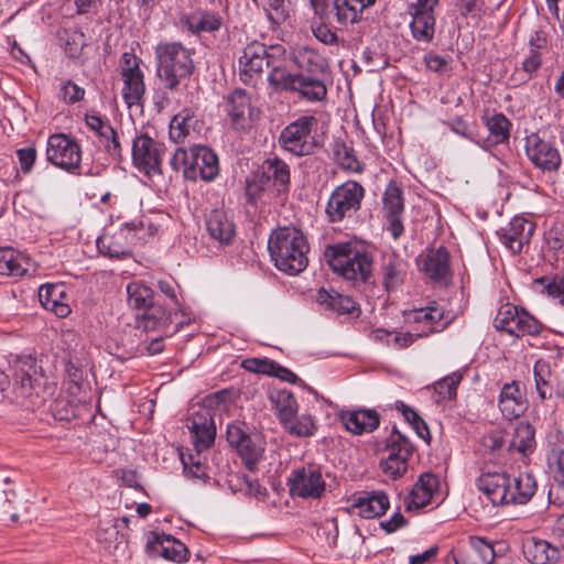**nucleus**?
Segmentation results:
<instances>
[{"mask_svg":"<svg viewBox=\"0 0 564 564\" xmlns=\"http://www.w3.org/2000/svg\"><path fill=\"white\" fill-rule=\"evenodd\" d=\"M522 553L531 564H554L561 557L557 547L535 536H528L523 540Z\"/></svg>","mask_w":564,"mask_h":564,"instance_id":"obj_21","label":"nucleus"},{"mask_svg":"<svg viewBox=\"0 0 564 564\" xmlns=\"http://www.w3.org/2000/svg\"><path fill=\"white\" fill-rule=\"evenodd\" d=\"M63 295V285L58 284H45L39 290V300L43 307L58 317H65L70 313L69 306L61 301Z\"/></svg>","mask_w":564,"mask_h":564,"instance_id":"obj_34","label":"nucleus"},{"mask_svg":"<svg viewBox=\"0 0 564 564\" xmlns=\"http://www.w3.org/2000/svg\"><path fill=\"white\" fill-rule=\"evenodd\" d=\"M468 545L477 553L480 560L487 561L489 564L495 560L494 546L482 538L470 536Z\"/></svg>","mask_w":564,"mask_h":564,"instance_id":"obj_57","label":"nucleus"},{"mask_svg":"<svg viewBox=\"0 0 564 564\" xmlns=\"http://www.w3.org/2000/svg\"><path fill=\"white\" fill-rule=\"evenodd\" d=\"M535 231V225L522 217H514L507 227L501 228L499 231L500 240L507 247H512L514 243L518 247L530 245L531 238Z\"/></svg>","mask_w":564,"mask_h":564,"instance_id":"obj_24","label":"nucleus"},{"mask_svg":"<svg viewBox=\"0 0 564 564\" xmlns=\"http://www.w3.org/2000/svg\"><path fill=\"white\" fill-rule=\"evenodd\" d=\"M282 425L291 435L297 437H310L314 435L317 430L315 421L311 415L296 416V414H293L292 417Z\"/></svg>","mask_w":564,"mask_h":564,"instance_id":"obj_43","label":"nucleus"},{"mask_svg":"<svg viewBox=\"0 0 564 564\" xmlns=\"http://www.w3.org/2000/svg\"><path fill=\"white\" fill-rule=\"evenodd\" d=\"M156 74L164 88L170 91L178 90L195 69L193 52L181 42H161L154 50Z\"/></svg>","mask_w":564,"mask_h":564,"instance_id":"obj_2","label":"nucleus"},{"mask_svg":"<svg viewBox=\"0 0 564 564\" xmlns=\"http://www.w3.org/2000/svg\"><path fill=\"white\" fill-rule=\"evenodd\" d=\"M191 161L192 148L188 151L183 148H178L170 159V165L175 172L180 171L181 169H183L184 172L186 166L191 164Z\"/></svg>","mask_w":564,"mask_h":564,"instance_id":"obj_62","label":"nucleus"},{"mask_svg":"<svg viewBox=\"0 0 564 564\" xmlns=\"http://www.w3.org/2000/svg\"><path fill=\"white\" fill-rule=\"evenodd\" d=\"M335 156L341 170L361 173L364 167L355 155V150L345 143L336 144Z\"/></svg>","mask_w":564,"mask_h":564,"instance_id":"obj_48","label":"nucleus"},{"mask_svg":"<svg viewBox=\"0 0 564 564\" xmlns=\"http://www.w3.org/2000/svg\"><path fill=\"white\" fill-rule=\"evenodd\" d=\"M268 180L273 178L279 192L288 189L290 183L289 165L279 158L268 159L263 165Z\"/></svg>","mask_w":564,"mask_h":564,"instance_id":"obj_41","label":"nucleus"},{"mask_svg":"<svg viewBox=\"0 0 564 564\" xmlns=\"http://www.w3.org/2000/svg\"><path fill=\"white\" fill-rule=\"evenodd\" d=\"M97 536L100 542L108 544L122 543L126 541V535L120 532V525L118 524V521L105 523V525L98 530Z\"/></svg>","mask_w":564,"mask_h":564,"instance_id":"obj_55","label":"nucleus"},{"mask_svg":"<svg viewBox=\"0 0 564 564\" xmlns=\"http://www.w3.org/2000/svg\"><path fill=\"white\" fill-rule=\"evenodd\" d=\"M306 245V237L300 228L283 226L272 230L268 247H305Z\"/></svg>","mask_w":564,"mask_h":564,"instance_id":"obj_36","label":"nucleus"},{"mask_svg":"<svg viewBox=\"0 0 564 564\" xmlns=\"http://www.w3.org/2000/svg\"><path fill=\"white\" fill-rule=\"evenodd\" d=\"M17 155L23 173H30L36 160V150L34 147H28L17 150Z\"/></svg>","mask_w":564,"mask_h":564,"instance_id":"obj_63","label":"nucleus"},{"mask_svg":"<svg viewBox=\"0 0 564 564\" xmlns=\"http://www.w3.org/2000/svg\"><path fill=\"white\" fill-rule=\"evenodd\" d=\"M387 457L399 458V454H402V457L410 458L413 453V446L410 441L393 426L391 434L387 438Z\"/></svg>","mask_w":564,"mask_h":564,"instance_id":"obj_45","label":"nucleus"},{"mask_svg":"<svg viewBox=\"0 0 564 564\" xmlns=\"http://www.w3.org/2000/svg\"><path fill=\"white\" fill-rule=\"evenodd\" d=\"M511 123L502 113H496L487 120V128L496 143H503L510 138Z\"/></svg>","mask_w":564,"mask_h":564,"instance_id":"obj_49","label":"nucleus"},{"mask_svg":"<svg viewBox=\"0 0 564 564\" xmlns=\"http://www.w3.org/2000/svg\"><path fill=\"white\" fill-rule=\"evenodd\" d=\"M206 226L210 237L219 243L229 245L232 242L235 225L225 212L213 210L206 221Z\"/></svg>","mask_w":564,"mask_h":564,"instance_id":"obj_31","label":"nucleus"},{"mask_svg":"<svg viewBox=\"0 0 564 564\" xmlns=\"http://www.w3.org/2000/svg\"><path fill=\"white\" fill-rule=\"evenodd\" d=\"M417 267L432 281L438 282L449 275V254L446 249H427L417 258Z\"/></svg>","mask_w":564,"mask_h":564,"instance_id":"obj_19","label":"nucleus"},{"mask_svg":"<svg viewBox=\"0 0 564 564\" xmlns=\"http://www.w3.org/2000/svg\"><path fill=\"white\" fill-rule=\"evenodd\" d=\"M85 120L87 126L99 135L100 141H102V138H108L109 133H112V126L99 116L86 115Z\"/></svg>","mask_w":564,"mask_h":564,"instance_id":"obj_61","label":"nucleus"},{"mask_svg":"<svg viewBox=\"0 0 564 564\" xmlns=\"http://www.w3.org/2000/svg\"><path fill=\"white\" fill-rule=\"evenodd\" d=\"M187 427L196 451L203 452L214 443L216 426L210 410L204 408L193 413L187 421Z\"/></svg>","mask_w":564,"mask_h":564,"instance_id":"obj_16","label":"nucleus"},{"mask_svg":"<svg viewBox=\"0 0 564 564\" xmlns=\"http://www.w3.org/2000/svg\"><path fill=\"white\" fill-rule=\"evenodd\" d=\"M180 21L191 33L196 35L203 32L213 33L223 26L221 17L210 11L184 14Z\"/></svg>","mask_w":564,"mask_h":564,"instance_id":"obj_29","label":"nucleus"},{"mask_svg":"<svg viewBox=\"0 0 564 564\" xmlns=\"http://www.w3.org/2000/svg\"><path fill=\"white\" fill-rule=\"evenodd\" d=\"M325 258L332 270L347 280L367 279L371 258L358 249H325Z\"/></svg>","mask_w":564,"mask_h":564,"instance_id":"obj_7","label":"nucleus"},{"mask_svg":"<svg viewBox=\"0 0 564 564\" xmlns=\"http://www.w3.org/2000/svg\"><path fill=\"white\" fill-rule=\"evenodd\" d=\"M533 379L535 391L541 401L551 399L553 395V372L547 361L539 359L533 366Z\"/></svg>","mask_w":564,"mask_h":564,"instance_id":"obj_37","label":"nucleus"},{"mask_svg":"<svg viewBox=\"0 0 564 564\" xmlns=\"http://www.w3.org/2000/svg\"><path fill=\"white\" fill-rule=\"evenodd\" d=\"M477 488L494 506L525 505L535 495L538 484L530 473L513 478L506 473H487L477 479Z\"/></svg>","mask_w":564,"mask_h":564,"instance_id":"obj_1","label":"nucleus"},{"mask_svg":"<svg viewBox=\"0 0 564 564\" xmlns=\"http://www.w3.org/2000/svg\"><path fill=\"white\" fill-rule=\"evenodd\" d=\"M444 311L437 306H429L426 308L415 310L412 313L414 323L426 325L425 335L438 332L437 324L443 319Z\"/></svg>","mask_w":564,"mask_h":564,"instance_id":"obj_44","label":"nucleus"},{"mask_svg":"<svg viewBox=\"0 0 564 564\" xmlns=\"http://www.w3.org/2000/svg\"><path fill=\"white\" fill-rule=\"evenodd\" d=\"M13 392L18 397L31 395L39 382L36 359L31 356L18 357L13 364Z\"/></svg>","mask_w":564,"mask_h":564,"instance_id":"obj_17","label":"nucleus"},{"mask_svg":"<svg viewBox=\"0 0 564 564\" xmlns=\"http://www.w3.org/2000/svg\"><path fill=\"white\" fill-rule=\"evenodd\" d=\"M440 0H415L408 6L412 37L422 44L433 42L436 32L435 8Z\"/></svg>","mask_w":564,"mask_h":564,"instance_id":"obj_9","label":"nucleus"},{"mask_svg":"<svg viewBox=\"0 0 564 564\" xmlns=\"http://www.w3.org/2000/svg\"><path fill=\"white\" fill-rule=\"evenodd\" d=\"M377 0H334L336 18L339 24L347 25L362 20L364 12Z\"/></svg>","mask_w":564,"mask_h":564,"instance_id":"obj_30","label":"nucleus"},{"mask_svg":"<svg viewBox=\"0 0 564 564\" xmlns=\"http://www.w3.org/2000/svg\"><path fill=\"white\" fill-rule=\"evenodd\" d=\"M494 326L514 337L535 336L542 329L541 323L525 310L510 303L502 305L495 319Z\"/></svg>","mask_w":564,"mask_h":564,"instance_id":"obj_8","label":"nucleus"},{"mask_svg":"<svg viewBox=\"0 0 564 564\" xmlns=\"http://www.w3.org/2000/svg\"><path fill=\"white\" fill-rule=\"evenodd\" d=\"M535 283L541 284L547 295L563 305L564 304V278L554 276L553 279L540 278Z\"/></svg>","mask_w":564,"mask_h":564,"instance_id":"obj_54","label":"nucleus"},{"mask_svg":"<svg viewBox=\"0 0 564 564\" xmlns=\"http://www.w3.org/2000/svg\"><path fill=\"white\" fill-rule=\"evenodd\" d=\"M272 400L275 403L281 424H284L293 414H296L297 402L290 391H278L276 394L272 397Z\"/></svg>","mask_w":564,"mask_h":564,"instance_id":"obj_47","label":"nucleus"},{"mask_svg":"<svg viewBox=\"0 0 564 564\" xmlns=\"http://www.w3.org/2000/svg\"><path fill=\"white\" fill-rule=\"evenodd\" d=\"M454 562L455 564H489L484 558L480 560L469 545L460 549L457 555L454 554Z\"/></svg>","mask_w":564,"mask_h":564,"instance_id":"obj_64","label":"nucleus"},{"mask_svg":"<svg viewBox=\"0 0 564 564\" xmlns=\"http://www.w3.org/2000/svg\"><path fill=\"white\" fill-rule=\"evenodd\" d=\"M123 80L122 97L128 107L140 105L145 94L143 72L120 75Z\"/></svg>","mask_w":564,"mask_h":564,"instance_id":"obj_35","label":"nucleus"},{"mask_svg":"<svg viewBox=\"0 0 564 564\" xmlns=\"http://www.w3.org/2000/svg\"><path fill=\"white\" fill-rule=\"evenodd\" d=\"M319 120L313 115H304L290 122L280 133L279 144L293 155L314 154L323 147V135L318 133Z\"/></svg>","mask_w":564,"mask_h":564,"instance_id":"obj_4","label":"nucleus"},{"mask_svg":"<svg viewBox=\"0 0 564 564\" xmlns=\"http://www.w3.org/2000/svg\"><path fill=\"white\" fill-rule=\"evenodd\" d=\"M294 63L299 67L293 74H303L304 76H323L327 77V61L316 51L311 48L299 50L293 57Z\"/></svg>","mask_w":564,"mask_h":564,"instance_id":"obj_26","label":"nucleus"},{"mask_svg":"<svg viewBox=\"0 0 564 564\" xmlns=\"http://www.w3.org/2000/svg\"><path fill=\"white\" fill-rule=\"evenodd\" d=\"M219 173V162L217 154L204 145L192 147V161L184 171V177L189 181L198 178L210 182Z\"/></svg>","mask_w":564,"mask_h":564,"instance_id":"obj_15","label":"nucleus"},{"mask_svg":"<svg viewBox=\"0 0 564 564\" xmlns=\"http://www.w3.org/2000/svg\"><path fill=\"white\" fill-rule=\"evenodd\" d=\"M317 302L339 314H351L356 308V302L351 297L341 295L335 290L327 291L324 288L317 292Z\"/></svg>","mask_w":564,"mask_h":564,"instance_id":"obj_38","label":"nucleus"},{"mask_svg":"<svg viewBox=\"0 0 564 564\" xmlns=\"http://www.w3.org/2000/svg\"><path fill=\"white\" fill-rule=\"evenodd\" d=\"M525 152L530 161L544 172H556L562 163L558 150L550 141L543 140L539 133L525 138Z\"/></svg>","mask_w":564,"mask_h":564,"instance_id":"obj_14","label":"nucleus"},{"mask_svg":"<svg viewBox=\"0 0 564 564\" xmlns=\"http://www.w3.org/2000/svg\"><path fill=\"white\" fill-rule=\"evenodd\" d=\"M236 451L242 458L246 467L249 470H253L258 462L262 457L263 447L260 443V440L257 436L248 435L241 442V445H238V447H236Z\"/></svg>","mask_w":564,"mask_h":564,"instance_id":"obj_42","label":"nucleus"},{"mask_svg":"<svg viewBox=\"0 0 564 564\" xmlns=\"http://www.w3.org/2000/svg\"><path fill=\"white\" fill-rule=\"evenodd\" d=\"M62 98L67 104L80 101L85 96V89L72 80H66L61 87Z\"/></svg>","mask_w":564,"mask_h":564,"instance_id":"obj_60","label":"nucleus"},{"mask_svg":"<svg viewBox=\"0 0 564 564\" xmlns=\"http://www.w3.org/2000/svg\"><path fill=\"white\" fill-rule=\"evenodd\" d=\"M250 97L245 90L236 89L228 96L226 111L235 128H245L250 116Z\"/></svg>","mask_w":564,"mask_h":564,"instance_id":"obj_27","label":"nucleus"},{"mask_svg":"<svg viewBox=\"0 0 564 564\" xmlns=\"http://www.w3.org/2000/svg\"><path fill=\"white\" fill-rule=\"evenodd\" d=\"M547 460L555 480L564 485V448H553Z\"/></svg>","mask_w":564,"mask_h":564,"instance_id":"obj_58","label":"nucleus"},{"mask_svg":"<svg viewBox=\"0 0 564 564\" xmlns=\"http://www.w3.org/2000/svg\"><path fill=\"white\" fill-rule=\"evenodd\" d=\"M268 252L275 267L291 275L302 272L308 263L303 249H268Z\"/></svg>","mask_w":564,"mask_h":564,"instance_id":"obj_25","label":"nucleus"},{"mask_svg":"<svg viewBox=\"0 0 564 564\" xmlns=\"http://www.w3.org/2000/svg\"><path fill=\"white\" fill-rule=\"evenodd\" d=\"M284 54L282 46L267 47L263 43L252 40L242 50L238 58L239 76L246 85H256L265 68L272 74L275 68L284 69Z\"/></svg>","mask_w":564,"mask_h":564,"instance_id":"obj_3","label":"nucleus"},{"mask_svg":"<svg viewBox=\"0 0 564 564\" xmlns=\"http://www.w3.org/2000/svg\"><path fill=\"white\" fill-rule=\"evenodd\" d=\"M289 486L292 497L303 499H319L326 490L321 468L316 465L294 469L289 478Z\"/></svg>","mask_w":564,"mask_h":564,"instance_id":"obj_11","label":"nucleus"},{"mask_svg":"<svg viewBox=\"0 0 564 564\" xmlns=\"http://www.w3.org/2000/svg\"><path fill=\"white\" fill-rule=\"evenodd\" d=\"M462 379L463 376L459 372H453L435 383V392L442 400H451L456 395V390Z\"/></svg>","mask_w":564,"mask_h":564,"instance_id":"obj_51","label":"nucleus"},{"mask_svg":"<svg viewBox=\"0 0 564 564\" xmlns=\"http://www.w3.org/2000/svg\"><path fill=\"white\" fill-rule=\"evenodd\" d=\"M46 159L53 165L69 173H79L82 149L70 137L56 133L47 140Z\"/></svg>","mask_w":564,"mask_h":564,"instance_id":"obj_10","label":"nucleus"},{"mask_svg":"<svg viewBox=\"0 0 564 564\" xmlns=\"http://www.w3.org/2000/svg\"><path fill=\"white\" fill-rule=\"evenodd\" d=\"M547 39L543 31H534L529 39V54L522 62L521 70L531 79L542 65L543 51L546 50Z\"/></svg>","mask_w":564,"mask_h":564,"instance_id":"obj_28","label":"nucleus"},{"mask_svg":"<svg viewBox=\"0 0 564 564\" xmlns=\"http://www.w3.org/2000/svg\"><path fill=\"white\" fill-rule=\"evenodd\" d=\"M339 417L346 430L356 435L371 433L380 424V415L376 410L341 411Z\"/></svg>","mask_w":564,"mask_h":564,"instance_id":"obj_23","label":"nucleus"},{"mask_svg":"<svg viewBox=\"0 0 564 564\" xmlns=\"http://www.w3.org/2000/svg\"><path fill=\"white\" fill-rule=\"evenodd\" d=\"M263 9L267 13L268 20L273 25H280L286 22L292 12L290 0H265Z\"/></svg>","mask_w":564,"mask_h":564,"instance_id":"obj_46","label":"nucleus"},{"mask_svg":"<svg viewBox=\"0 0 564 564\" xmlns=\"http://www.w3.org/2000/svg\"><path fill=\"white\" fill-rule=\"evenodd\" d=\"M275 365L276 362L274 360L267 358H249L242 361V367L246 370L268 376H272Z\"/></svg>","mask_w":564,"mask_h":564,"instance_id":"obj_56","label":"nucleus"},{"mask_svg":"<svg viewBox=\"0 0 564 564\" xmlns=\"http://www.w3.org/2000/svg\"><path fill=\"white\" fill-rule=\"evenodd\" d=\"M510 448L528 456L535 448V429L528 422H520L514 431Z\"/></svg>","mask_w":564,"mask_h":564,"instance_id":"obj_39","label":"nucleus"},{"mask_svg":"<svg viewBox=\"0 0 564 564\" xmlns=\"http://www.w3.org/2000/svg\"><path fill=\"white\" fill-rule=\"evenodd\" d=\"M128 303L135 310L153 306V291L142 282H130L127 285Z\"/></svg>","mask_w":564,"mask_h":564,"instance_id":"obj_40","label":"nucleus"},{"mask_svg":"<svg viewBox=\"0 0 564 564\" xmlns=\"http://www.w3.org/2000/svg\"><path fill=\"white\" fill-rule=\"evenodd\" d=\"M147 547L153 555L177 563L186 561L189 555V551L184 543L164 533H154Z\"/></svg>","mask_w":564,"mask_h":564,"instance_id":"obj_20","label":"nucleus"},{"mask_svg":"<svg viewBox=\"0 0 564 564\" xmlns=\"http://www.w3.org/2000/svg\"><path fill=\"white\" fill-rule=\"evenodd\" d=\"M268 84L273 93H294L310 102L325 100L328 91L326 77L293 74L286 66L284 69L275 68L272 74H268Z\"/></svg>","mask_w":564,"mask_h":564,"instance_id":"obj_5","label":"nucleus"},{"mask_svg":"<svg viewBox=\"0 0 564 564\" xmlns=\"http://www.w3.org/2000/svg\"><path fill=\"white\" fill-rule=\"evenodd\" d=\"M409 458L402 457V454H399V458L387 457L380 462V467L382 473L390 477L391 479H397L402 477L409 467Z\"/></svg>","mask_w":564,"mask_h":564,"instance_id":"obj_52","label":"nucleus"},{"mask_svg":"<svg viewBox=\"0 0 564 564\" xmlns=\"http://www.w3.org/2000/svg\"><path fill=\"white\" fill-rule=\"evenodd\" d=\"M403 215V191L395 182L391 181L382 195V217L384 228L393 239H398L404 232Z\"/></svg>","mask_w":564,"mask_h":564,"instance_id":"obj_12","label":"nucleus"},{"mask_svg":"<svg viewBox=\"0 0 564 564\" xmlns=\"http://www.w3.org/2000/svg\"><path fill=\"white\" fill-rule=\"evenodd\" d=\"M395 406L402 413L404 419L411 424L416 434L421 438L427 441L431 436L430 430L424 420L417 414V412L402 401L397 402Z\"/></svg>","mask_w":564,"mask_h":564,"instance_id":"obj_50","label":"nucleus"},{"mask_svg":"<svg viewBox=\"0 0 564 564\" xmlns=\"http://www.w3.org/2000/svg\"><path fill=\"white\" fill-rule=\"evenodd\" d=\"M498 406L503 417L510 421L520 417L525 412L527 399L518 381L513 380L502 386Z\"/></svg>","mask_w":564,"mask_h":564,"instance_id":"obj_18","label":"nucleus"},{"mask_svg":"<svg viewBox=\"0 0 564 564\" xmlns=\"http://www.w3.org/2000/svg\"><path fill=\"white\" fill-rule=\"evenodd\" d=\"M171 325L170 313L161 305H153L147 310L137 319L138 328H142L145 332H160L166 334Z\"/></svg>","mask_w":564,"mask_h":564,"instance_id":"obj_33","label":"nucleus"},{"mask_svg":"<svg viewBox=\"0 0 564 564\" xmlns=\"http://www.w3.org/2000/svg\"><path fill=\"white\" fill-rule=\"evenodd\" d=\"M365 197V188L357 181H347L332 192L325 214L330 223H339L356 214Z\"/></svg>","mask_w":564,"mask_h":564,"instance_id":"obj_6","label":"nucleus"},{"mask_svg":"<svg viewBox=\"0 0 564 564\" xmlns=\"http://www.w3.org/2000/svg\"><path fill=\"white\" fill-rule=\"evenodd\" d=\"M85 46V34L82 31H74L68 35L65 44V52L72 58L82 54Z\"/></svg>","mask_w":564,"mask_h":564,"instance_id":"obj_59","label":"nucleus"},{"mask_svg":"<svg viewBox=\"0 0 564 564\" xmlns=\"http://www.w3.org/2000/svg\"><path fill=\"white\" fill-rule=\"evenodd\" d=\"M164 144L147 133L137 135L132 142L133 164L145 174H161V162Z\"/></svg>","mask_w":564,"mask_h":564,"instance_id":"obj_13","label":"nucleus"},{"mask_svg":"<svg viewBox=\"0 0 564 564\" xmlns=\"http://www.w3.org/2000/svg\"><path fill=\"white\" fill-rule=\"evenodd\" d=\"M389 498L383 491L362 492L351 503L352 512L366 519L381 517L389 508Z\"/></svg>","mask_w":564,"mask_h":564,"instance_id":"obj_22","label":"nucleus"},{"mask_svg":"<svg viewBox=\"0 0 564 564\" xmlns=\"http://www.w3.org/2000/svg\"><path fill=\"white\" fill-rule=\"evenodd\" d=\"M199 454L200 452L196 451V454H189L187 456L182 455L181 459L188 477L206 479L208 478L206 466L200 462Z\"/></svg>","mask_w":564,"mask_h":564,"instance_id":"obj_53","label":"nucleus"},{"mask_svg":"<svg viewBox=\"0 0 564 564\" xmlns=\"http://www.w3.org/2000/svg\"><path fill=\"white\" fill-rule=\"evenodd\" d=\"M32 269L30 258L15 249H0V274L23 276Z\"/></svg>","mask_w":564,"mask_h":564,"instance_id":"obj_32","label":"nucleus"}]
</instances>
